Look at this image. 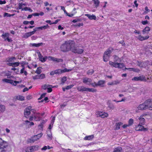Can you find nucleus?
Instances as JSON below:
<instances>
[{"mask_svg": "<svg viewBox=\"0 0 152 152\" xmlns=\"http://www.w3.org/2000/svg\"><path fill=\"white\" fill-rule=\"evenodd\" d=\"M73 43L74 42L71 41L65 42L61 45V50L64 52H67L69 51H71Z\"/></svg>", "mask_w": 152, "mask_h": 152, "instance_id": "nucleus-1", "label": "nucleus"}, {"mask_svg": "<svg viewBox=\"0 0 152 152\" xmlns=\"http://www.w3.org/2000/svg\"><path fill=\"white\" fill-rule=\"evenodd\" d=\"M34 110H33L32 111L34 113L31 115V116H30L29 118V120L30 121H39L41 119V117L44 114L36 112H34Z\"/></svg>", "mask_w": 152, "mask_h": 152, "instance_id": "nucleus-2", "label": "nucleus"}, {"mask_svg": "<svg viewBox=\"0 0 152 152\" xmlns=\"http://www.w3.org/2000/svg\"><path fill=\"white\" fill-rule=\"evenodd\" d=\"M109 64L111 66H113L116 68L121 69L124 71L126 70V68L125 67V66L123 63L113 62V61H109Z\"/></svg>", "mask_w": 152, "mask_h": 152, "instance_id": "nucleus-3", "label": "nucleus"}, {"mask_svg": "<svg viewBox=\"0 0 152 152\" xmlns=\"http://www.w3.org/2000/svg\"><path fill=\"white\" fill-rule=\"evenodd\" d=\"M8 143L0 138V152H5V149L8 146Z\"/></svg>", "mask_w": 152, "mask_h": 152, "instance_id": "nucleus-4", "label": "nucleus"}, {"mask_svg": "<svg viewBox=\"0 0 152 152\" xmlns=\"http://www.w3.org/2000/svg\"><path fill=\"white\" fill-rule=\"evenodd\" d=\"M113 50V48H110L105 52L103 56V59L104 61H108L110 57V54Z\"/></svg>", "mask_w": 152, "mask_h": 152, "instance_id": "nucleus-5", "label": "nucleus"}, {"mask_svg": "<svg viewBox=\"0 0 152 152\" xmlns=\"http://www.w3.org/2000/svg\"><path fill=\"white\" fill-rule=\"evenodd\" d=\"M71 70V69H67L66 68L63 69H59L51 71L50 73V75H53L55 74H60L66 72L70 71Z\"/></svg>", "mask_w": 152, "mask_h": 152, "instance_id": "nucleus-6", "label": "nucleus"}, {"mask_svg": "<svg viewBox=\"0 0 152 152\" xmlns=\"http://www.w3.org/2000/svg\"><path fill=\"white\" fill-rule=\"evenodd\" d=\"M84 51V50L82 48H80L78 47H75V44L74 42L73 44V46L71 49V51L75 53H77L78 54H82Z\"/></svg>", "mask_w": 152, "mask_h": 152, "instance_id": "nucleus-7", "label": "nucleus"}, {"mask_svg": "<svg viewBox=\"0 0 152 152\" xmlns=\"http://www.w3.org/2000/svg\"><path fill=\"white\" fill-rule=\"evenodd\" d=\"M150 102L148 101V99L146 100L143 103L140 104L137 107V110H142L148 109V105L149 104Z\"/></svg>", "mask_w": 152, "mask_h": 152, "instance_id": "nucleus-8", "label": "nucleus"}, {"mask_svg": "<svg viewBox=\"0 0 152 152\" xmlns=\"http://www.w3.org/2000/svg\"><path fill=\"white\" fill-rule=\"evenodd\" d=\"M43 134L41 133L34 135L27 140V142L29 143H33L39 140L42 136Z\"/></svg>", "mask_w": 152, "mask_h": 152, "instance_id": "nucleus-9", "label": "nucleus"}, {"mask_svg": "<svg viewBox=\"0 0 152 152\" xmlns=\"http://www.w3.org/2000/svg\"><path fill=\"white\" fill-rule=\"evenodd\" d=\"M19 80L18 81L13 80L7 79H2V81L7 83H10L11 84L16 86L17 84L20 83L22 82V80L19 78Z\"/></svg>", "mask_w": 152, "mask_h": 152, "instance_id": "nucleus-10", "label": "nucleus"}, {"mask_svg": "<svg viewBox=\"0 0 152 152\" xmlns=\"http://www.w3.org/2000/svg\"><path fill=\"white\" fill-rule=\"evenodd\" d=\"M149 80V78H146L145 77V76L143 75L140 76L139 77H135L132 79V80H136V81H149L151 82V81L149 80Z\"/></svg>", "mask_w": 152, "mask_h": 152, "instance_id": "nucleus-11", "label": "nucleus"}, {"mask_svg": "<svg viewBox=\"0 0 152 152\" xmlns=\"http://www.w3.org/2000/svg\"><path fill=\"white\" fill-rule=\"evenodd\" d=\"M32 107L29 106L26 107L24 110V115L26 118H29V115L30 114L31 111L32 110Z\"/></svg>", "mask_w": 152, "mask_h": 152, "instance_id": "nucleus-12", "label": "nucleus"}, {"mask_svg": "<svg viewBox=\"0 0 152 152\" xmlns=\"http://www.w3.org/2000/svg\"><path fill=\"white\" fill-rule=\"evenodd\" d=\"M96 114L97 116H99L103 118L107 117L108 116V114L107 113L101 111L97 112Z\"/></svg>", "mask_w": 152, "mask_h": 152, "instance_id": "nucleus-13", "label": "nucleus"}, {"mask_svg": "<svg viewBox=\"0 0 152 152\" xmlns=\"http://www.w3.org/2000/svg\"><path fill=\"white\" fill-rule=\"evenodd\" d=\"M10 34L8 33H3L1 35V37L4 39V40H7L8 42H11L12 40L9 38V37Z\"/></svg>", "mask_w": 152, "mask_h": 152, "instance_id": "nucleus-14", "label": "nucleus"}, {"mask_svg": "<svg viewBox=\"0 0 152 152\" xmlns=\"http://www.w3.org/2000/svg\"><path fill=\"white\" fill-rule=\"evenodd\" d=\"M36 31V29H34V30L32 31L25 33L23 35V37L24 38H27L29 37L34 34Z\"/></svg>", "mask_w": 152, "mask_h": 152, "instance_id": "nucleus-15", "label": "nucleus"}, {"mask_svg": "<svg viewBox=\"0 0 152 152\" xmlns=\"http://www.w3.org/2000/svg\"><path fill=\"white\" fill-rule=\"evenodd\" d=\"M39 60L42 62H45L47 59V57L45 56L43 57L39 51L37 52Z\"/></svg>", "mask_w": 152, "mask_h": 152, "instance_id": "nucleus-16", "label": "nucleus"}, {"mask_svg": "<svg viewBox=\"0 0 152 152\" xmlns=\"http://www.w3.org/2000/svg\"><path fill=\"white\" fill-rule=\"evenodd\" d=\"M52 88H53V87L51 85L46 84L42 86V88L44 89H47V91L48 92H50L52 91Z\"/></svg>", "mask_w": 152, "mask_h": 152, "instance_id": "nucleus-17", "label": "nucleus"}, {"mask_svg": "<svg viewBox=\"0 0 152 152\" xmlns=\"http://www.w3.org/2000/svg\"><path fill=\"white\" fill-rule=\"evenodd\" d=\"M135 130L137 131H147L148 129L147 128H144L142 125L139 124L135 127Z\"/></svg>", "mask_w": 152, "mask_h": 152, "instance_id": "nucleus-18", "label": "nucleus"}, {"mask_svg": "<svg viewBox=\"0 0 152 152\" xmlns=\"http://www.w3.org/2000/svg\"><path fill=\"white\" fill-rule=\"evenodd\" d=\"M47 59L49 61H56L57 62H61L63 61L62 59H58L50 56L47 57Z\"/></svg>", "mask_w": 152, "mask_h": 152, "instance_id": "nucleus-19", "label": "nucleus"}, {"mask_svg": "<svg viewBox=\"0 0 152 152\" xmlns=\"http://www.w3.org/2000/svg\"><path fill=\"white\" fill-rule=\"evenodd\" d=\"M25 64L26 63L24 62L20 63V64L21 66L22 67V68L20 70V74L24 73V75H26L27 74V72L25 70L24 65H25Z\"/></svg>", "mask_w": 152, "mask_h": 152, "instance_id": "nucleus-20", "label": "nucleus"}, {"mask_svg": "<svg viewBox=\"0 0 152 152\" xmlns=\"http://www.w3.org/2000/svg\"><path fill=\"white\" fill-rule=\"evenodd\" d=\"M83 82L88 85H90L91 83L92 82V80L89 78L84 77L83 78Z\"/></svg>", "mask_w": 152, "mask_h": 152, "instance_id": "nucleus-21", "label": "nucleus"}, {"mask_svg": "<svg viewBox=\"0 0 152 152\" xmlns=\"http://www.w3.org/2000/svg\"><path fill=\"white\" fill-rule=\"evenodd\" d=\"M149 37L148 35H146L145 37L142 36L141 35H140L136 36V38L140 41H143L148 39Z\"/></svg>", "mask_w": 152, "mask_h": 152, "instance_id": "nucleus-22", "label": "nucleus"}, {"mask_svg": "<svg viewBox=\"0 0 152 152\" xmlns=\"http://www.w3.org/2000/svg\"><path fill=\"white\" fill-rule=\"evenodd\" d=\"M85 15L87 16L90 20H96V16L93 14L90 15L89 14H85Z\"/></svg>", "mask_w": 152, "mask_h": 152, "instance_id": "nucleus-23", "label": "nucleus"}, {"mask_svg": "<svg viewBox=\"0 0 152 152\" xmlns=\"http://www.w3.org/2000/svg\"><path fill=\"white\" fill-rule=\"evenodd\" d=\"M47 139L48 140H51L52 139L53 136L51 130H48L47 131Z\"/></svg>", "mask_w": 152, "mask_h": 152, "instance_id": "nucleus-24", "label": "nucleus"}, {"mask_svg": "<svg viewBox=\"0 0 152 152\" xmlns=\"http://www.w3.org/2000/svg\"><path fill=\"white\" fill-rule=\"evenodd\" d=\"M77 89L79 91H86V88L83 86H78L77 87Z\"/></svg>", "mask_w": 152, "mask_h": 152, "instance_id": "nucleus-25", "label": "nucleus"}, {"mask_svg": "<svg viewBox=\"0 0 152 152\" xmlns=\"http://www.w3.org/2000/svg\"><path fill=\"white\" fill-rule=\"evenodd\" d=\"M45 77V75L44 74H42L39 75H37L35 76H34L33 77L34 79H42Z\"/></svg>", "mask_w": 152, "mask_h": 152, "instance_id": "nucleus-26", "label": "nucleus"}, {"mask_svg": "<svg viewBox=\"0 0 152 152\" xmlns=\"http://www.w3.org/2000/svg\"><path fill=\"white\" fill-rule=\"evenodd\" d=\"M43 45L42 43H31L29 44V45L31 47H38L40 46H42Z\"/></svg>", "mask_w": 152, "mask_h": 152, "instance_id": "nucleus-27", "label": "nucleus"}, {"mask_svg": "<svg viewBox=\"0 0 152 152\" xmlns=\"http://www.w3.org/2000/svg\"><path fill=\"white\" fill-rule=\"evenodd\" d=\"M150 28L148 26H147L142 30V34H145L148 33L150 31Z\"/></svg>", "mask_w": 152, "mask_h": 152, "instance_id": "nucleus-28", "label": "nucleus"}, {"mask_svg": "<svg viewBox=\"0 0 152 152\" xmlns=\"http://www.w3.org/2000/svg\"><path fill=\"white\" fill-rule=\"evenodd\" d=\"M25 152H33L32 148L31 146L26 147L24 148Z\"/></svg>", "mask_w": 152, "mask_h": 152, "instance_id": "nucleus-29", "label": "nucleus"}, {"mask_svg": "<svg viewBox=\"0 0 152 152\" xmlns=\"http://www.w3.org/2000/svg\"><path fill=\"white\" fill-rule=\"evenodd\" d=\"M139 120L140 121L139 124L142 125H144L145 123V119L142 117V116H141L138 118Z\"/></svg>", "mask_w": 152, "mask_h": 152, "instance_id": "nucleus-30", "label": "nucleus"}, {"mask_svg": "<svg viewBox=\"0 0 152 152\" xmlns=\"http://www.w3.org/2000/svg\"><path fill=\"white\" fill-rule=\"evenodd\" d=\"M49 27V26H48V24H47L46 25L44 26H43L39 27L36 28H34V29H36L37 30V29H40L41 30H42L43 29H46L47 28H48Z\"/></svg>", "mask_w": 152, "mask_h": 152, "instance_id": "nucleus-31", "label": "nucleus"}, {"mask_svg": "<svg viewBox=\"0 0 152 152\" xmlns=\"http://www.w3.org/2000/svg\"><path fill=\"white\" fill-rule=\"evenodd\" d=\"M126 70H127L130 71H133L135 72H139L140 71V70L136 68H126Z\"/></svg>", "mask_w": 152, "mask_h": 152, "instance_id": "nucleus-32", "label": "nucleus"}, {"mask_svg": "<svg viewBox=\"0 0 152 152\" xmlns=\"http://www.w3.org/2000/svg\"><path fill=\"white\" fill-rule=\"evenodd\" d=\"M94 137V135H91L86 136L84 138V140H91Z\"/></svg>", "mask_w": 152, "mask_h": 152, "instance_id": "nucleus-33", "label": "nucleus"}, {"mask_svg": "<svg viewBox=\"0 0 152 152\" xmlns=\"http://www.w3.org/2000/svg\"><path fill=\"white\" fill-rule=\"evenodd\" d=\"M76 13L77 11H76V9L75 8H74L73 9L71 13H68V16L69 17H72Z\"/></svg>", "mask_w": 152, "mask_h": 152, "instance_id": "nucleus-34", "label": "nucleus"}, {"mask_svg": "<svg viewBox=\"0 0 152 152\" xmlns=\"http://www.w3.org/2000/svg\"><path fill=\"white\" fill-rule=\"evenodd\" d=\"M26 6V4L25 3L23 4L22 3H19L18 5V7H17V9H21V10L22 11V9H23V8L25 6Z\"/></svg>", "mask_w": 152, "mask_h": 152, "instance_id": "nucleus-35", "label": "nucleus"}, {"mask_svg": "<svg viewBox=\"0 0 152 152\" xmlns=\"http://www.w3.org/2000/svg\"><path fill=\"white\" fill-rule=\"evenodd\" d=\"M138 65L141 67H145L146 66H147V64L146 63L140 62H138Z\"/></svg>", "mask_w": 152, "mask_h": 152, "instance_id": "nucleus-36", "label": "nucleus"}, {"mask_svg": "<svg viewBox=\"0 0 152 152\" xmlns=\"http://www.w3.org/2000/svg\"><path fill=\"white\" fill-rule=\"evenodd\" d=\"M122 149L121 147H118L114 148L113 152H122Z\"/></svg>", "mask_w": 152, "mask_h": 152, "instance_id": "nucleus-37", "label": "nucleus"}, {"mask_svg": "<svg viewBox=\"0 0 152 152\" xmlns=\"http://www.w3.org/2000/svg\"><path fill=\"white\" fill-rule=\"evenodd\" d=\"M24 124L28 126H33L34 125L33 122H30L28 120H26L24 121Z\"/></svg>", "mask_w": 152, "mask_h": 152, "instance_id": "nucleus-38", "label": "nucleus"}, {"mask_svg": "<svg viewBox=\"0 0 152 152\" xmlns=\"http://www.w3.org/2000/svg\"><path fill=\"white\" fill-rule=\"evenodd\" d=\"M15 99L20 101H23L24 99V97L23 96L20 95L15 96Z\"/></svg>", "mask_w": 152, "mask_h": 152, "instance_id": "nucleus-39", "label": "nucleus"}, {"mask_svg": "<svg viewBox=\"0 0 152 152\" xmlns=\"http://www.w3.org/2000/svg\"><path fill=\"white\" fill-rule=\"evenodd\" d=\"M123 123L121 122H119L116 124L115 129L118 130L120 128V126L122 125Z\"/></svg>", "mask_w": 152, "mask_h": 152, "instance_id": "nucleus-40", "label": "nucleus"}, {"mask_svg": "<svg viewBox=\"0 0 152 152\" xmlns=\"http://www.w3.org/2000/svg\"><path fill=\"white\" fill-rule=\"evenodd\" d=\"M95 5V7L97 8L99 6L100 2L99 0H92Z\"/></svg>", "mask_w": 152, "mask_h": 152, "instance_id": "nucleus-41", "label": "nucleus"}, {"mask_svg": "<svg viewBox=\"0 0 152 152\" xmlns=\"http://www.w3.org/2000/svg\"><path fill=\"white\" fill-rule=\"evenodd\" d=\"M86 91H89L90 92H96V90L94 88H86Z\"/></svg>", "mask_w": 152, "mask_h": 152, "instance_id": "nucleus-42", "label": "nucleus"}, {"mask_svg": "<svg viewBox=\"0 0 152 152\" xmlns=\"http://www.w3.org/2000/svg\"><path fill=\"white\" fill-rule=\"evenodd\" d=\"M32 148L33 152L38 151L39 150V146L38 145L31 146Z\"/></svg>", "mask_w": 152, "mask_h": 152, "instance_id": "nucleus-43", "label": "nucleus"}, {"mask_svg": "<svg viewBox=\"0 0 152 152\" xmlns=\"http://www.w3.org/2000/svg\"><path fill=\"white\" fill-rule=\"evenodd\" d=\"M148 101H149L150 103H149V104L148 105V109H149L151 110H152V101L151 99H148Z\"/></svg>", "mask_w": 152, "mask_h": 152, "instance_id": "nucleus-44", "label": "nucleus"}, {"mask_svg": "<svg viewBox=\"0 0 152 152\" xmlns=\"http://www.w3.org/2000/svg\"><path fill=\"white\" fill-rule=\"evenodd\" d=\"M104 83V81L101 80L99 81L98 83H97V84L98 85H99L101 86H103V85Z\"/></svg>", "mask_w": 152, "mask_h": 152, "instance_id": "nucleus-45", "label": "nucleus"}, {"mask_svg": "<svg viewBox=\"0 0 152 152\" xmlns=\"http://www.w3.org/2000/svg\"><path fill=\"white\" fill-rule=\"evenodd\" d=\"M5 108L4 106L0 105V112H3L5 110Z\"/></svg>", "mask_w": 152, "mask_h": 152, "instance_id": "nucleus-46", "label": "nucleus"}, {"mask_svg": "<svg viewBox=\"0 0 152 152\" xmlns=\"http://www.w3.org/2000/svg\"><path fill=\"white\" fill-rule=\"evenodd\" d=\"M42 72V68L40 67H39L37 68V70L36 71V73L37 74H39Z\"/></svg>", "mask_w": 152, "mask_h": 152, "instance_id": "nucleus-47", "label": "nucleus"}, {"mask_svg": "<svg viewBox=\"0 0 152 152\" xmlns=\"http://www.w3.org/2000/svg\"><path fill=\"white\" fill-rule=\"evenodd\" d=\"M114 58V62H116L117 61L120 62V61H119V58L116 56H115L113 57Z\"/></svg>", "mask_w": 152, "mask_h": 152, "instance_id": "nucleus-48", "label": "nucleus"}, {"mask_svg": "<svg viewBox=\"0 0 152 152\" xmlns=\"http://www.w3.org/2000/svg\"><path fill=\"white\" fill-rule=\"evenodd\" d=\"M66 80V77H63L61 79V84L63 85L65 82Z\"/></svg>", "mask_w": 152, "mask_h": 152, "instance_id": "nucleus-49", "label": "nucleus"}, {"mask_svg": "<svg viewBox=\"0 0 152 152\" xmlns=\"http://www.w3.org/2000/svg\"><path fill=\"white\" fill-rule=\"evenodd\" d=\"M16 58L14 57H12L8 59L7 61L8 62H12L15 60Z\"/></svg>", "mask_w": 152, "mask_h": 152, "instance_id": "nucleus-50", "label": "nucleus"}, {"mask_svg": "<svg viewBox=\"0 0 152 152\" xmlns=\"http://www.w3.org/2000/svg\"><path fill=\"white\" fill-rule=\"evenodd\" d=\"M94 72V71L93 69L89 70L87 72V73L88 75H91Z\"/></svg>", "mask_w": 152, "mask_h": 152, "instance_id": "nucleus-51", "label": "nucleus"}, {"mask_svg": "<svg viewBox=\"0 0 152 152\" xmlns=\"http://www.w3.org/2000/svg\"><path fill=\"white\" fill-rule=\"evenodd\" d=\"M24 10V11H28V10L29 11L31 12H32V10L29 8L27 7H25L23 9H22V11Z\"/></svg>", "mask_w": 152, "mask_h": 152, "instance_id": "nucleus-52", "label": "nucleus"}, {"mask_svg": "<svg viewBox=\"0 0 152 152\" xmlns=\"http://www.w3.org/2000/svg\"><path fill=\"white\" fill-rule=\"evenodd\" d=\"M134 121L133 119H129V121L128 125L129 126L131 125L133 123Z\"/></svg>", "mask_w": 152, "mask_h": 152, "instance_id": "nucleus-53", "label": "nucleus"}, {"mask_svg": "<svg viewBox=\"0 0 152 152\" xmlns=\"http://www.w3.org/2000/svg\"><path fill=\"white\" fill-rule=\"evenodd\" d=\"M145 10L146 11L145 12L143 13L144 14H147L148 12H149L150 11V10L148 9V7H146L145 8Z\"/></svg>", "mask_w": 152, "mask_h": 152, "instance_id": "nucleus-54", "label": "nucleus"}, {"mask_svg": "<svg viewBox=\"0 0 152 152\" xmlns=\"http://www.w3.org/2000/svg\"><path fill=\"white\" fill-rule=\"evenodd\" d=\"M43 127V125H42V124H40L38 125V129L40 130H42Z\"/></svg>", "mask_w": 152, "mask_h": 152, "instance_id": "nucleus-55", "label": "nucleus"}, {"mask_svg": "<svg viewBox=\"0 0 152 152\" xmlns=\"http://www.w3.org/2000/svg\"><path fill=\"white\" fill-rule=\"evenodd\" d=\"M81 21V19L79 18H77L73 20L72 21V22L73 23H76L80 21Z\"/></svg>", "mask_w": 152, "mask_h": 152, "instance_id": "nucleus-56", "label": "nucleus"}, {"mask_svg": "<svg viewBox=\"0 0 152 152\" xmlns=\"http://www.w3.org/2000/svg\"><path fill=\"white\" fill-rule=\"evenodd\" d=\"M61 9L63 10L64 13L66 14V15H67V16H68V12H67L65 10V8L64 7H63V6H61Z\"/></svg>", "mask_w": 152, "mask_h": 152, "instance_id": "nucleus-57", "label": "nucleus"}, {"mask_svg": "<svg viewBox=\"0 0 152 152\" xmlns=\"http://www.w3.org/2000/svg\"><path fill=\"white\" fill-rule=\"evenodd\" d=\"M14 15V14L11 15L9 13H5L4 14V17H11V16H13Z\"/></svg>", "mask_w": 152, "mask_h": 152, "instance_id": "nucleus-58", "label": "nucleus"}, {"mask_svg": "<svg viewBox=\"0 0 152 152\" xmlns=\"http://www.w3.org/2000/svg\"><path fill=\"white\" fill-rule=\"evenodd\" d=\"M74 86L73 85H71L69 86H67L66 87V90H68L69 89H71V88H72V87Z\"/></svg>", "mask_w": 152, "mask_h": 152, "instance_id": "nucleus-59", "label": "nucleus"}, {"mask_svg": "<svg viewBox=\"0 0 152 152\" xmlns=\"http://www.w3.org/2000/svg\"><path fill=\"white\" fill-rule=\"evenodd\" d=\"M148 22L147 20L142 21L141 22L142 24L144 25L148 24Z\"/></svg>", "mask_w": 152, "mask_h": 152, "instance_id": "nucleus-60", "label": "nucleus"}, {"mask_svg": "<svg viewBox=\"0 0 152 152\" xmlns=\"http://www.w3.org/2000/svg\"><path fill=\"white\" fill-rule=\"evenodd\" d=\"M20 63L19 62H16L14 63V64L13 66V67H15L18 66L20 64Z\"/></svg>", "mask_w": 152, "mask_h": 152, "instance_id": "nucleus-61", "label": "nucleus"}, {"mask_svg": "<svg viewBox=\"0 0 152 152\" xmlns=\"http://www.w3.org/2000/svg\"><path fill=\"white\" fill-rule=\"evenodd\" d=\"M134 33L136 34H141L140 31L135 30L134 31Z\"/></svg>", "mask_w": 152, "mask_h": 152, "instance_id": "nucleus-62", "label": "nucleus"}, {"mask_svg": "<svg viewBox=\"0 0 152 152\" xmlns=\"http://www.w3.org/2000/svg\"><path fill=\"white\" fill-rule=\"evenodd\" d=\"M53 124H52L50 123V124L49 125L48 128V129H49L48 130H50V129H52V128L53 127Z\"/></svg>", "mask_w": 152, "mask_h": 152, "instance_id": "nucleus-63", "label": "nucleus"}, {"mask_svg": "<svg viewBox=\"0 0 152 152\" xmlns=\"http://www.w3.org/2000/svg\"><path fill=\"white\" fill-rule=\"evenodd\" d=\"M114 85H116L119 83L120 82L118 80H115L113 81Z\"/></svg>", "mask_w": 152, "mask_h": 152, "instance_id": "nucleus-64", "label": "nucleus"}]
</instances>
